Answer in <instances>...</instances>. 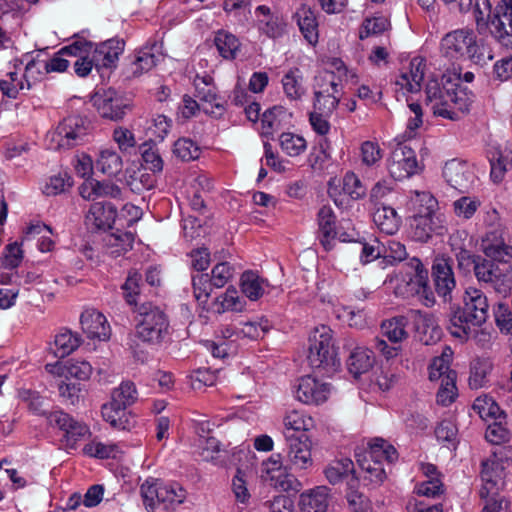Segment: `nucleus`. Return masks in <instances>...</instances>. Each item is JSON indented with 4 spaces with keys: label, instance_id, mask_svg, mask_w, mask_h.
I'll return each mask as SVG.
<instances>
[{
    "label": "nucleus",
    "instance_id": "obj_42",
    "mask_svg": "<svg viewBox=\"0 0 512 512\" xmlns=\"http://www.w3.org/2000/svg\"><path fill=\"white\" fill-rule=\"evenodd\" d=\"M456 372L445 375L437 392V403L442 406L450 405L456 398Z\"/></svg>",
    "mask_w": 512,
    "mask_h": 512
},
{
    "label": "nucleus",
    "instance_id": "obj_41",
    "mask_svg": "<svg viewBox=\"0 0 512 512\" xmlns=\"http://www.w3.org/2000/svg\"><path fill=\"white\" fill-rule=\"evenodd\" d=\"M357 485V478L351 479V481L348 483V492L346 498L349 507L354 512H371L372 506L369 499L356 490Z\"/></svg>",
    "mask_w": 512,
    "mask_h": 512
},
{
    "label": "nucleus",
    "instance_id": "obj_14",
    "mask_svg": "<svg viewBox=\"0 0 512 512\" xmlns=\"http://www.w3.org/2000/svg\"><path fill=\"white\" fill-rule=\"evenodd\" d=\"M473 30L458 29L447 33L441 41L443 54L450 59H459L465 56L469 45L473 44Z\"/></svg>",
    "mask_w": 512,
    "mask_h": 512
},
{
    "label": "nucleus",
    "instance_id": "obj_63",
    "mask_svg": "<svg viewBox=\"0 0 512 512\" xmlns=\"http://www.w3.org/2000/svg\"><path fill=\"white\" fill-rule=\"evenodd\" d=\"M509 165H511V162L507 157L502 156L499 151L494 152L490 158L491 179L495 183L502 181L504 174L507 171V166Z\"/></svg>",
    "mask_w": 512,
    "mask_h": 512
},
{
    "label": "nucleus",
    "instance_id": "obj_32",
    "mask_svg": "<svg viewBox=\"0 0 512 512\" xmlns=\"http://www.w3.org/2000/svg\"><path fill=\"white\" fill-rule=\"evenodd\" d=\"M374 364L373 352L364 348H356L348 358V369L355 378L369 371Z\"/></svg>",
    "mask_w": 512,
    "mask_h": 512
},
{
    "label": "nucleus",
    "instance_id": "obj_35",
    "mask_svg": "<svg viewBox=\"0 0 512 512\" xmlns=\"http://www.w3.org/2000/svg\"><path fill=\"white\" fill-rule=\"evenodd\" d=\"M220 55L225 59H234L240 47L238 38L227 32L219 31L214 39Z\"/></svg>",
    "mask_w": 512,
    "mask_h": 512
},
{
    "label": "nucleus",
    "instance_id": "obj_22",
    "mask_svg": "<svg viewBox=\"0 0 512 512\" xmlns=\"http://www.w3.org/2000/svg\"><path fill=\"white\" fill-rule=\"evenodd\" d=\"M201 83L195 81L196 97L200 100L202 109L205 113L221 116L225 110L224 105L218 102V96L206 77L200 79Z\"/></svg>",
    "mask_w": 512,
    "mask_h": 512
},
{
    "label": "nucleus",
    "instance_id": "obj_16",
    "mask_svg": "<svg viewBox=\"0 0 512 512\" xmlns=\"http://www.w3.org/2000/svg\"><path fill=\"white\" fill-rule=\"evenodd\" d=\"M329 393L328 384L320 383L314 377L307 375L299 380L296 397L305 404L319 405L327 400Z\"/></svg>",
    "mask_w": 512,
    "mask_h": 512
},
{
    "label": "nucleus",
    "instance_id": "obj_44",
    "mask_svg": "<svg viewBox=\"0 0 512 512\" xmlns=\"http://www.w3.org/2000/svg\"><path fill=\"white\" fill-rule=\"evenodd\" d=\"M285 114V109L282 106H274L266 110L262 115V130L263 135H272L281 127V116Z\"/></svg>",
    "mask_w": 512,
    "mask_h": 512
},
{
    "label": "nucleus",
    "instance_id": "obj_62",
    "mask_svg": "<svg viewBox=\"0 0 512 512\" xmlns=\"http://www.w3.org/2000/svg\"><path fill=\"white\" fill-rule=\"evenodd\" d=\"M73 185L72 178L65 172L52 176L49 183L46 184L44 193L46 195H57L66 191Z\"/></svg>",
    "mask_w": 512,
    "mask_h": 512
},
{
    "label": "nucleus",
    "instance_id": "obj_25",
    "mask_svg": "<svg viewBox=\"0 0 512 512\" xmlns=\"http://www.w3.org/2000/svg\"><path fill=\"white\" fill-rule=\"evenodd\" d=\"M356 461L362 471L365 472L364 481L373 485H380L386 479V471L383 462L370 458L366 453H355Z\"/></svg>",
    "mask_w": 512,
    "mask_h": 512
},
{
    "label": "nucleus",
    "instance_id": "obj_3",
    "mask_svg": "<svg viewBox=\"0 0 512 512\" xmlns=\"http://www.w3.org/2000/svg\"><path fill=\"white\" fill-rule=\"evenodd\" d=\"M489 315V304L486 295L479 289L468 288L463 295V307L451 306L448 329L455 337L468 334L470 325L481 326Z\"/></svg>",
    "mask_w": 512,
    "mask_h": 512
},
{
    "label": "nucleus",
    "instance_id": "obj_55",
    "mask_svg": "<svg viewBox=\"0 0 512 512\" xmlns=\"http://www.w3.org/2000/svg\"><path fill=\"white\" fill-rule=\"evenodd\" d=\"M319 90H315L314 97H325V95L340 98V84L335 81L334 73H328L321 77L317 83Z\"/></svg>",
    "mask_w": 512,
    "mask_h": 512
},
{
    "label": "nucleus",
    "instance_id": "obj_21",
    "mask_svg": "<svg viewBox=\"0 0 512 512\" xmlns=\"http://www.w3.org/2000/svg\"><path fill=\"white\" fill-rule=\"evenodd\" d=\"M336 217L331 207L323 206L318 212L319 239L320 243L326 251H330L335 244Z\"/></svg>",
    "mask_w": 512,
    "mask_h": 512
},
{
    "label": "nucleus",
    "instance_id": "obj_64",
    "mask_svg": "<svg viewBox=\"0 0 512 512\" xmlns=\"http://www.w3.org/2000/svg\"><path fill=\"white\" fill-rule=\"evenodd\" d=\"M494 317L501 331L512 333V311L507 304L498 303L494 309Z\"/></svg>",
    "mask_w": 512,
    "mask_h": 512
},
{
    "label": "nucleus",
    "instance_id": "obj_54",
    "mask_svg": "<svg viewBox=\"0 0 512 512\" xmlns=\"http://www.w3.org/2000/svg\"><path fill=\"white\" fill-rule=\"evenodd\" d=\"M496 447L492 450L491 456L486 461H490L492 465V471L496 474L499 470L504 469V464L509 463L512 460V447L495 445Z\"/></svg>",
    "mask_w": 512,
    "mask_h": 512
},
{
    "label": "nucleus",
    "instance_id": "obj_34",
    "mask_svg": "<svg viewBox=\"0 0 512 512\" xmlns=\"http://www.w3.org/2000/svg\"><path fill=\"white\" fill-rule=\"evenodd\" d=\"M424 67L422 59L414 58L410 62V76L407 74L401 75V80L397 84L405 86L410 92H417L420 90V83L424 78Z\"/></svg>",
    "mask_w": 512,
    "mask_h": 512
},
{
    "label": "nucleus",
    "instance_id": "obj_19",
    "mask_svg": "<svg viewBox=\"0 0 512 512\" xmlns=\"http://www.w3.org/2000/svg\"><path fill=\"white\" fill-rule=\"evenodd\" d=\"M456 260L458 268L463 271H469L470 267H473L474 274L479 282L488 284V280H491L492 270L489 269L491 266L484 260L481 255H474L466 249H461L456 254Z\"/></svg>",
    "mask_w": 512,
    "mask_h": 512
},
{
    "label": "nucleus",
    "instance_id": "obj_11",
    "mask_svg": "<svg viewBox=\"0 0 512 512\" xmlns=\"http://www.w3.org/2000/svg\"><path fill=\"white\" fill-rule=\"evenodd\" d=\"M91 100L101 117L112 121L122 120L131 109L123 97L113 89L98 91Z\"/></svg>",
    "mask_w": 512,
    "mask_h": 512
},
{
    "label": "nucleus",
    "instance_id": "obj_47",
    "mask_svg": "<svg viewBox=\"0 0 512 512\" xmlns=\"http://www.w3.org/2000/svg\"><path fill=\"white\" fill-rule=\"evenodd\" d=\"M192 285L195 298L202 303L208 300L213 288H215L211 276L207 273L193 276Z\"/></svg>",
    "mask_w": 512,
    "mask_h": 512
},
{
    "label": "nucleus",
    "instance_id": "obj_2",
    "mask_svg": "<svg viewBox=\"0 0 512 512\" xmlns=\"http://www.w3.org/2000/svg\"><path fill=\"white\" fill-rule=\"evenodd\" d=\"M481 250L484 260L491 267L493 276L488 280L496 291H503L512 285V246L504 240V228L499 226L486 232L481 241Z\"/></svg>",
    "mask_w": 512,
    "mask_h": 512
},
{
    "label": "nucleus",
    "instance_id": "obj_8",
    "mask_svg": "<svg viewBox=\"0 0 512 512\" xmlns=\"http://www.w3.org/2000/svg\"><path fill=\"white\" fill-rule=\"evenodd\" d=\"M285 467L289 470H306L312 467L311 441L308 436L301 433L299 436L286 434Z\"/></svg>",
    "mask_w": 512,
    "mask_h": 512
},
{
    "label": "nucleus",
    "instance_id": "obj_12",
    "mask_svg": "<svg viewBox=\"0 0 512 512\" xmlns=\"http://www.w3.org/2000/svg\"><path fill=\"white\" fill-rule=\"evenodd\" d=\"M388 171L395 180L406 179L418 171V162L413 149L399 144L388 159Z\"/></svg>",
    "mask_w": 512,
    "mask_h": 512
},
{
    "label": "nucleus",
    "instance_id": "obj_15",
    "mask_svg": "<svg viewBox=\"0 0 512 512\" xmlns=\"http://www.w3.org/2000/svg\"><path fill=\"white\" fill-rule=\"evenodd\" d=\"M116 214V208L111 203H93L85 216V225L92 232L106 231L112 228Z\"/></svg>",
    "mask_w": 512,
    "mask_h": 512
},
{
    "label": "nucleus",
    "instance_id": "obj_37",
    "mask_svg": "<svg viewBox=\"0 0 512 512\" xmlns=\"http://www.w3.org/2000/svg\"><path fill=\"white\" fill-rule=\"evenodd\" d=\"M121 157L112 150H104L96 161V168L103 174L115 176L122 170Z\"/></svg>",
    "mask_w": 512,
    "mask_h": 512
},
{
    "label": "nucleus",
    "instance_id": "obj_23",
    "mask_svg": "<svg viewBox=\"0 0 512 512\" xmlns=\"http://www.w3.org/2000/svg\"><path fill=\"white\" fill-rule=\"evenodd\" d=\"M330 489L318 486L309 493L300 496L299 506L301 512H326L329 505Z\"/></svg>",
    "mask_w": 512,
    "mask_h": 512
},
{
    "label": "nucleus",
    "instance_id": "obj_53",
    "mask_svg": "<svg viewBox=\"0 0 512 512\" xmlns=\"http://www.w3.org/2000/svg\"><path fill=\"white\" fill-rule=\"evenodd\" d=\"M299 70L289 71L282 79L283 88L286 95L291 99H299L304 89L301 85V76L298 75Z\"/></svg>",
    "mask_w": 512,
    "mask_h": 512
},
{
    "label": "nucleus",
    "instance_id": "obj_56",
    "mask_svg": "<svg viewBox=\"0 0 512 512\" xmlns=\"http://www.w3.org/2000/svg\"><path fill=\"white\" fill-rule=\"evenodd\" d=\"M480 206V201L476 198L463 196L453 203L454 212L458 217L470 219Z\"/></svg>",
    "mask_w": 512,
    "mask_h": 512
},
{
    "label": "nucleus",
    "instance_id": "obj_18",
    "mask_svg": "<svg viewBox=\"0 0 512 512\" xmlns=\"http://www.w3.org/2000/svg\"><path fill=\"white\" fill-rule=\"evenodd\" d=\"M92 49V43L85 40H76L72 44L63 47L60 50V54H69L77 57L74 63L75 73L80 77L87 76L93 66H96L94 55L91 59L88 58V54Z\"/></svg>",
    "mask_w": 512,
    "mask_h": 512
},
{
    "label": "nucleus",
    "instance_id": "obj_59",
    "mask_svg": "<svg viewBox=\"0 0 512 512\" xmlns=\"http://www.w3.org/2000/svg\"><path fill=\"white\" fill-rule=\"evenodd\" d=\"M23 259V250L18 242L8 244L1 258L2 266L6 269L17 268Z\"/></svg>",
    "mask_w": 512,
    "mask_h": 512
},
{
    "label": "nucleus",
    "instance_id": "obj_5",
    "mask_svg": "<svg viewBox=\"0 0 512 512\" xmlns=\"http://www.w3.org/2000/svg\"><path fill=\"white\" fill-rule=\"evenodd\" d=\"M21 396L27 403L30 411L37 415L46 416L51 426H56L64 432L68 446L73 447L78 440L87 434V426L73 419L69 414L62 411L48 413V404L39 393L26 390L21 393Z\"/></svg>",
    "mask_w": 512,
    "mask_h": 512
},
{
    "label": "nucleus",
    "instance_id": "obj_6",
    "mask_svg": "<svg viewBox=\"0 0 512 512\" xmlns=\"http://www.w3.org/2000/svg\"><path fill=\"white\" fill-rule=\"evenodd\" d=\"M307 359L313 369L319 370L327 376L336 372L340 367L332 330L329 327L321 325L312 331L309 336Z\"/></svg>",
    "mask_w": 512,
    "mask_h": 512
},
{
    "label": "nucleus",
    "instance_id": "obj_46",
    "mask_svg": "<svg viewBox=\"0 0 512 512\" xmlns=\"http://www.w3.org/2000/svg\"><path fill=\"white\" fill-rule=\"evenodd\" d=\"M144 168L154 173L163 170V160L155 145L144 143L140 147Z\"/></svg>",
    "mask_w": 512,
    "mask_h": 512
},
{
    "label": "nucleus",
    "instance_id": "obj_30",
    "mask_svg": "<svg viewBox=\"0 0 512 512\" xmlns=\"http://www.w3.org/2000/svg\"><path fill=\"white\" fill-rule=\"evenodd\" d=\"M373 221L378 228L388 234L392 235L396 233L400 225V217L396 210L390 206H379L373 213Z\"/></svg>",
    "mask_w": 512,
    "mask_h": 512
},
{
    "label": "nucleus",
    "instance_id": "obj_1",
    "mask_svg": "<svg viewBox=\"0 0 512 512\" xmlns=\"http://www.w3.org/2000/svg\"><path fill=\"white\" fill-rule=\"evenodd\" d=\"M459 79L456 75L444 74L441 82L430 80L427 83L426 99L436 101L433 105L434 115L458 121L469 112L473 96L459 88Z\"/></svg>",
    "mask_w": 512,
    "mask_h": 512
},
{
    "label": "nucleus",
    "instance_id": "obj_4",
    "mask_svg": "<svg viewBox=\"0 0 512 512\" xmlns=\"http://www.w3.org/2000/svg\"><path fill=\"white\" fill-rule=\"evenodd\" d=\"M135 335L143 343L150 346H161L171 335L169 317L164 309L150 301L136 304L134 308Z\"/></svg>",
    "mask_w": 512,
    "mask_h": 512
},
{
    "label": "nucleus",
    "instance_id": "obj_51",
    "mask_svg": "<svg viewBox=\"0 0 512 512\" xmlns=\"http://www.w3.org/2000/svg\"><path fill=\"white\" fill-rule=\"evenodd\" d=\"M186 497L185 490L179 484L160 485L159 503L181 504Z\"/></svg>",
    "mask_w": 512,
    "mask_h": 512
},
{
    "label": "nucleus",
    "instance_id": "obj_17",
    "mask_svg": "<svg viewBox=\"0 0 512 512\" xmlns=\"http://www.w3.org/2000/svg\"><path fill=\"white\" fill-rule=\"evenodd\" d=\"M443 176L451 187L460 192L467 191L474 179L467 163L458 159H452L445 163Z\"/></svg>",
    "mask_w": 512,
    "mask_h": 512
},
{
    "label": "nucleus",
    "instance_id": "obj_60",
    "mask_svg": "<svg viewBox=\"0 0 512 512\" xmlns=\"http://www.w3.org/2000/svg\"><path fill=\"white\" fill-rule=\"evenodd\" d=\"M259 29L270 38L276 39L283 35L285 23L279 16H270L267 20H260Z\"/></svg>",
    "mask_w": 512,
    "mask_h": 512
},
{
    "label": "nucleus",
    "instance_id": "obj_45",
    "mask_svg": "<svg viewBox=\"0 0 512 512\" xmlns=\"http://www.w3.org/2000/svg\"><path fill=\"white\" fill-rule=\"evenodd\" d=\"M491 371V364L486 360H475L471 365L468 379L471 389H479L486 383L487 375Z\"/></svg>",
    "mask_w": 512,
    "mask_h": 512
},
{
    "label": "nucleus",
    "instance_id": "obj_26",
    "mask_svg": "<svg viewBox=\"0 0 512 512\" xmlns=\"http://www.w3.org/2000/svg\"><path fill=\"white\" fill-rule=\"evenodd\" d=\"M298 26L304 38L310 43L315 44L318 41V23L311 7L303 4L295 13Z\"/></svg>",
    "mask_w": 512,
    "mask_h": 512
},
{
    "label": "nucleus",
    "instance_id": "obj_24",
    "mask_svg": "<svg viewBox=\"0 0 512 512\" xmlns=\"http://www.w3.org/2000/svg\"><path fill=\"white\" fill-rule=\"evenodd\" d=\"M123 49L124 42L117 39H109L99 44L94 50L96 67L110 68L114 66Z\"/></svg>",
    "mask_w": 512,
    "mask_h": 512
},
{
    "label": "nucleus",
    "instance_id": "obj_13",
    "mask_svg": "<svg viewBox=\"0 0 512 512\" xmlns=\"http://www.w3.org/2000/svg\"><path fill=\"white\" fill-rule=\"evenodd\" d=\"M453 260L450 257L438 256L432 266V277L435 290L444 301H451V292L456 286L453 273Z\"/></svg>",
    "mask_w": 512,
    "mask_h": 512
},
{
    "label": "nucleus",
    "instance_id": "obj_29",
    "mask_svg": "<svg viewBox=\"0 0 512 512\" xmlns=\"http://www.w3.org/2000/svg\"><path fill=\"white\" fill-rule=\"evenodd\" d=\"M408 316H395L391 319L384 320L381 324L382 335L385 336L392 344L401 343L409 336L406 331L408 324Z\"/></svg>",
    "mask_w": 512,
    "mask_h": 512
},
{
    "label": "nucleus",
    "instance_id": "obj_58",
    "mask_svg": "<svg viewBox=\"0 0 512 512\" xmlns=\"http://www.w3.org/2000/svg\"><path fill=\"white\" fill-rule=\"evenodd\" d=\"M142 279L141 274L136 271L130 272L124 284L122 285V289L124 291V297L128 304L134 305L139 304L136 301V296L139 294V283Z\"/></svg>",
    "mask_w": 512,
    "mask_h": 512
},
{
    "label": "nucleus",
    "instance_id": "obj_28",
    "mask_svg": "<svg viewBox=\"0 0 512 512\" xmlns=\"http://www.w3.org/2000/svg\"><path fill=\"white\" fill-rule=\"evenodd\" d=\"M489 29L492 36L503 46L512 48V18H504L501 10L489 19Z\"/></svg>",
    "mask_w": 512,
    "mask_h": 512
},
{
    "label": "nucleus",
    "instance_id": "obj_57",
    "mask_svg": "<svg viewBox=\"0 0 512 512\" xmlns=\"http://www.w3.org/2000/svg\"><path fill=\"white\" fill-rule=\"evenodd\" d=\"M156 48L157 45L153 44L151 47H145L138 52L134 64L141 71H149L160 60L161 55H156L153 52Z\"/></svg>",
    "mask_w": 512,
    "mask_h": 512
},
{
    "label": "nucleus",
    "instance_id": "obj_40",
    "mask_svg": "<svg viewBox=\"0 0 512 512\" xmlns=\"http://www.w3.org/2000/svg\"><path fill=\"white\" fill-rule=\"evenodd\" d=\"M473 409L484 420L488 418L500 420L505 417L504 411H502L499 405L488 396L478 397L474 401Z\"/></svg>",
    "mask_w": 512,
    "mask_h": 512
},
{
    "label": "nucleus",
    "instance_id": "obj_36",
    "mask_svg": "<svg viewBox=\"0 0 512 512\" xmlns=\"http://www.w3.org/2000/svg\"><path fill=\"white\" fill-rule=\"evenodd\" d=\"M137 399L138 393L135 384L131 381H123L119 387L113 389L110 402L128 408L133 405Z\"/></svg>",
    "mask_w": 512,
    "mask_h": 512
},
{
    "label": "nucleus",
    "instance_id": "obj_48",
    "mask_svg": "<svg viewBox=\"0 0 512 512\" xmlns=\"http://www.w3.org/2000/svg\"><path fill=\"white\" fill-rule=\"evenodd\" d=\"M408 318L412 319L416 337L420 340L421 335H427L432 328H435L434 319L432 315L424 313L420 310H410Z\"/></svg>",
    "mask_w": 512,
    "mask_h": 512
},
{
    "label": "nucleus",
    "instance_id": "obj_49",
    "mask_svg": "<svg viewBox=\"0 0 512 512\" xmlns=\"http://www.w3.org/2000/svg\"><path fill=\"white\" fill-rule=\"evenodd\" d=\"M173 153L182 161H190L199 157L200 149L191 139L180 138L174 143Z\"/></svg>",
    "mask_w": 512,
    "mask_h": 512
},
{
    "label": "nucleus",
    "instance_id": "obj_43",
    "mask_svg": "<svg viewBox=\"0 0 512 512\" xmlns=\"http://www.w3.org/2000/svg\"><path fill=\"white\" fill-rule=\"evenodd\" d=\"M389 20L384 16L366 18L360 28L359 38L361 40L372 35H378L390 28Z\"/></svg>",
    "mask_w": 512,
    "mask_h": 512
},
{
    "label": "nucleus",
    "instance_id": "obj_52",
    "mask_svg": "<svg viewBox=\"0 0 512 512\" xmlns=\"http://www.w3.org/2000/svg\"><path fill=\"white\" fill-rule=\"evenodd\" d=\"M160 485L158 479H147L140 487L141 496L143 498L146 508L151 510L155 507V500L159 502Z\"/></svg>",
    "mask_w": 512,
    "mask_h": 512
},
{
    "label": "nucleus",
    "instance_id": "obj_27",
    "mask_svg": "<svg viewBox=\"0 0 512 512\" xmlns=\"http://www.w3.org/2000/svg\"><path fill=\"white\" fill-rule=\"evenodd\" d=\"M101 413L103 419L115 429L126 430L133 426L130 412L124 406L109 402L102 406Z\"/></svg>",
    "mask_w": 512,
    "mask_h": 512
},
{
    "label": "nucleus",
    "instance_id": "obj_50",
    "mask_svg": "<svg viewBox=\"0 0 512 512\" xmlns=\"http://www.w3.org/2000/svg\"><path fill=\"white\" fill-rule=\"evenodd\" d=\"M282 150L289 156H298L306 148V141L303 137L293 133H282L280 136Z\"/></svg>",
    "mask_w": 512,
    "mask_h": 512
},
{
    "label": "nucleus",
    "instance_id": "obj_33",
    "mask_svg": "<svg viewBox=\"0 0 512 512\" xmlns=\"http://www.w3.org/2000/svg\"><path fill=\"white\" fill-rule=\"evenodd\" d=\"M370 458L386 460L387 463L392 464L398 459V452L393 445L388 443L382 438H374L368 443V450L363 451Z\"/></svg>",
    "mask_w": 512,
    "mask_h": 512
},
{
    "label": "nucleus",
    "instance_id": "obj_9",
    "mask_svg": "<svg viewBox=\"0 0 512 512\" xmlns=\"http://www.w3.org/2000/svg\"><path fill=\"white\" fill-rule=\"evenodd\" d=\"M285 454H273L267 461L263 462V477L266 481H270V485L286 492H298L300 482L290 474H287L289 468L285 467Z\"/></svg>",
    "mask_w": 512,
    "mask_h": 512
},
{
    "label": "nucleus",
    "instance_id": "obj_61",
    "mask_svg": "<svg viewBox=\"0 0 512 512\" xmlns=\"http://www.w3.org/2000/svg\"><path fill=\"white\" fill-rule=\"evenodd\" d=\"M113 139L124 154H130V151L136 146L134 134L124 127H118L113 131Z\"/></svg>",
    "mask_w": 512,
    "mask_h": 512
},
{
    "label": "nucleus",
    "instance_id": "obj_39",
    "mask_svg": "<svg viewBox=\"0 0 512 512\" xmlns=\"http://www.w3.org/2000/svg\"><path fill=\"white\" fill-rule=\"evenodd\" d=\"M354 463L349 458L333 461L326 469L325 476L331 484L339 483L345 476L354 474Z\"/></svg>",
    "mask_w": 512,
    "mask_h": 512
},
{
    "label": "nucleus",
    "instance_id": "obj_10",
    "mask_svg": "<svg viewBox=\"0 0 512 512\" xmlns=\"http://www.w3.org/2000/svg\"><path fill=\"white\" fill-rule=\"evenodd\" d=\"M416 202H425L424 210H418L412 217L411 227L414 238L426 242L432 237L434 230L433 214L437 205L436 199L428 192H417Z\"/></svg>",
    "mask_w": 512,
    "mask_h": 512
},
{
    "label": "nucleus",
    "instance_id": "obj_7",
    "mask_svg": "<svg viewBox=\"0 0 512 512\" xmlns=\"http://www.w3.org/2000/svg\"><path fill=\"white\" fill-rule=\"evenodd\" d=\"M91 122L80 115L64 118L56 127L52 140L58 149H70L81 145L92 130Z\"/></svg>",
    "mask_w": 512,
    "mask_h": 512
},
{
    "label": "nucleus",
    "instance_id": "obj_20",
    "mask_svg": "<svg viewBox=\"0 0 512 512\" xmlns=\"http://www.w3.org/2000/svg\"><path fill=\"white\" fill-rule=\"evenodd\" d=\"M80 324L83 333L90 339L107 340L110 336V327L106 318L95 310H86L81 314Z\"/></svg>",
    "mask_w": 512,
    "mask_h": 512
},
{
    "label": "nucleus",
    "instance_id": "obj_38",
    "mask_svg": "<svg viewBox=\"0 0 512 512\" xmlns=\"http://www.w3.org/2000/svg\"><path fill=\"white\" fill-rule=\"evenodd\" d=\"M263 283L253 271H245L241 276V290L250 300H258L263 295Z\"/></svg>",
    "mask_w": 512,
    "mask_h": 512
},
{
    "label": "nucleus",
    "instance_id": "obj_31",
    "mask_svg": "<svg viewBox=\"0 0 512 512\" xmlns=\"http://www.w3.org/2000/svg\"><path fill=\"white\" fill-rule=\"evenodd\" d=\"M81 343L77 334L70 330H63L55 336L53 346H50L51 352L58 358H64L75 351Z\"/></svg>",
    "mask_w": 512,
    "mask_h": 512
}]
</instances>
